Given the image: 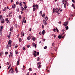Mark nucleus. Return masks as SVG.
Returning <instances> with one entry per match:
<instances>
[{"instance_id":"nucleus-1","label":"nucleus","mask_w":75,"mask_h":75,"mask_svg":"<svg viewBox=\"0 0 75 75\" xmlns=\"http://www.w3.org/2000/svg\"><path fill=\"white\" fill-rule=\"evenodd\" d=\"M53 11L54 13H55V12H56V13H57L58 14L60 13V12L59 11V10H58V8H55V9H53Z\"/></svg>"},{"instance_id":"nucleus-2","label":"nucleus","mask_w":75,"mask_h":75,"mask_svg":"<svg viewBox=\"0 0 75 75\" xmlns=\"http://www.w3.org/2000/svg\"><path fill=\"white\" fill-rule=\"evenodd\" d=\"M48 20V18L47 17H45L44 19L43 20V23L45 25H46L47 24V21Z\"/></svg>"},{"instance_id":"nucleus-3","label":"nucleus","mask_w":75,"mask_h":75,"mask_svg":"<svg viewBox=\"0 0 75 75\" xmlns=\"http://www.w3.org/2000/svg\"><path fill=\"white\" fill-rule=\"evenodd\" d=\"M12 42V41H11V40H9L8 45H7V47H11L12 45L11 44V42Z\"/></svg>"},{"instance_id":"nucleus-4","label":"nucleus","mask_w":75,"mask_h":75,"mask_svg":"<svg viewBox=\"0 0 75 75\" xmlns=\"http://www.w3.org/2000/svg\"><path fill=\"white\" fill-rule=\"evenodd\" d=\"M34 52H33V55L35 56V57H36V56H37V54H36V53L37 52L36 51H34Z\"/></svg>"},{"instance_id":"nucleus-5","label":"nucleus","mask_w":75,"mask_h":75,"mask_svg":"<svg viewBox=\"0 0 75 75\" xmlns=\"http://www.w3.org/2000/svg\"><path fill=\"white\" fill-rule=\"evenodd\" d=\"M5 20H6V21H7V23H9L10 21H9V20H8V18H6L5 19Z\"/></svg>"},{"instance_id":"nucleus-6","label":"nucleus","mask_w":75,"mask_h":75,"mask_svg":"<svg viewBox=\"0 0 75 75\" xmlns=\"http://www.w3.org/2000/svg\"><path fill=\"white\" fill-rule=\"evenodd\" d=\"M68 24V21H66V22H65V23H64V25H67Z\"/></svg>"},{"instance_id":"nucleus-7","label":"nucleus","mask_w":75,"mask_h":75,"mask_svg":"<svg viewBox=\"0 0 75 75\" xmlns=\"http://www.w3.org/2000/svg\"><path fill=\"white\" fill-rule=\"evenodd\" d=\"M32 45L33 46V47H35V48H36L37 47V45L36 44H35V43H33L32 44Z\"/></svg>"},{"instance_id":"nucleus-8","label":"nucleus","mask_w":75,"mask_h":75,"mask_svg":"<svg viewBox=\"0 0 75 75\" xmlns=\"http://www.w3.org/2000/svg\"><path fill=\"white\" fill-rule=\"evenodd\" d=\"M1 20H2L1 21V22L3 24L5 22V20L3 18H2Z\"/></svg>"},{"instance_id":"nucleus-9","label":"nucleus","mask_w":75,"mask_h":75,"mask_svg":"<svg viewBox=\"0 0 75 75\" xmlns=\"http://www.w3.org/2000/svg\"><path fill=\"white\" fill-rule=\"evenodd\" d=\"M13 52H11L10 53L9 57H11L12 55Z\"/></svg>"},{"instance_id":"nucleus-10","label":"nucleus","mask_w":75,"mask_h":75,"mask_svg":"<svg viewBox=\"0 0 75 75\" xmlns=\"http://www.w3.org/2000/svg\"><path fill=\"white\" fill-rule=\"evenodd\" d=\"M41 63L40 62V64H39V66H38V68H41Z\"/></svg>"},{"instance_id":"nucleus-11","label":"nucleus","mask_w":75,"mask_h":75,"mask_svg":"<svg viewBox=\"0 0 75 75\" xmlns=\"http://www.w3.org/2000/svg\"><path fill=\"white\" fill-rule=\"evenodd\" d=\"M11 32H10L9 33V35H8V38H10V37L11 36Z\"/></svg>"},{"instance_id":"nucleus-12","label":"nucleus","mask_w":75,"mask_h":75,"mask_svg":"<svg viewBox=\"0 0 75 75\" xmlns=\"http://www.w3.org/2000/svg\"><path fill=\"white\" fill-rule=\"evenodd\" d=\"M27 39L28 40H30V39H31V37L30 36L28 37L27 38Z\"/></svg>"},{"instance_id":"nucleus-13","label":"nucleus","mask_w":75,"mask_h":75,"mask_svg":"<svg viewBox=\"0 0 75 75\" xmlns=\"http://www.w3.org/2000/svg\"><path fill=\"white\" fill-rule=\"evenodd\" d=\"M19 4L20 6H21L23 4V3L22 2H20V3H19Z\"/></svg>"},{"instance_id":"nucleus-14","label":"nucleus","mask_w":75,"mask_h":75,"mask_svg":"<svg viewBox=\"0 0 75 75\" xmlns=\"http://www.w3.org/2000/svg\"><path fill=\"white\" fill-rule=\"evenodd\" d=\"M45 30H43L42 32V35H43V34H45Z\"/></svg>"},{"instance_id":"nucleus-15","label":"nucleus","mask_w":75,"mask_h":75,"mask_svg":"<svg viewBox=\"0 0 75 75\" xmlns=\"http://www.w3.org/2000/svg\"><path fill=\"white\" fill-rule=\"evenodd\" d=\"M12 16V12H11L9 16L10 17H11Z\"/></svg>"},{"instance_id":"nucleus-16","label":"nucleus","mask_w":75,"mask_h":75,"mask_svg":"<svg viewBox=\"0 0 75 75\" xmlns=\"http://www.w3.org/2000/svg\"><path fill=\"white\" fill-rule=\"evenodd\" d=\"M42 11H40V16H41V15H42Z\"/></svg>"},{"instance_id":"nucleus-17","label":"nucleus","mask_w":75,"mask_h":75,"mask_svg":"<svg viewBox=\"0 0 75 75\" xmlns=\"http://www.w3.org/2000/svg\"><path fill=\"white\" fill-rule=\"evenodd\" d=\"M16 4H13L12 6V7L13 8H15V7H16Z\"/></svg>"},{"instance_id":"nucleus-18","label":"nucleus","mask_w":75,"mask_h":75,"mask_svg":"<svg viewBox=\"0 0 75 75\" xmlns=\"http://www.w3.org/2000/svg\"><path fill=\"white\" fill-rule=\"evenodd\" d=\"M58 38H61V35H59Z\"/></svg>"},{"instance_id":"nucleus-19","label":"nucleus","mask_w":75,"mask_h":75,"mask_svg":"<svg viewBox=\"0 0 75 75\" xmlns=\"http://www.w3.org/2000/svg\"><path fill=\"white\" fill-rule=\"evenodd\" d=\"M3 28V27L2 25L1 26V28H0V30H1Z\"/></svg>"},{"instance_id":"nucleus-20","label":"nucleus","mask_w":75,"mask_h":75,"mask_svg":"<svg viewBox=\"0 0 75 75\" xmlns=\"http://www.w3.org/2000/svg\"><path fill=\"white\" fill-rule=\"evenodd\" d=\"M21 9L23 11L24 10V8H23V7H21Z\"/></svg>"},{"instance_id":"nucleus-21","label":"nucleus","mask_w":75,"mask_h":75,"mask_svg":"<svg viewBox=\"0 0 75 75\" xmlns=\"http://www.w3.org/2000/svg\"><path fill=\"white\" fill-rule=\"evenodd\" d=\"M19 63V60H18L17 62V65H18Z\"/></svg>"},{"instance_id":"nucleus-22","label":"nucleus","mask_w":75,"mask_h":75,"mask_svg":"<svg viewBox=\"0 0 75 75\" xmlns=\"http://www.w3.org/2000/svg\"><path fill=\"white\" fill-rule=\"evenodd\" d=\"M66 29L67 30H68L69 28L68 26H67V27H65Z\"/></svg>"},{"instance_id":"nucleus-23","label":"nucleus","mask_w":75,"mask_h":75,"mask_svg":"<svg viewBox=\"0 0 75 75\" xmlns=\"http://www.w3.org/2000/svg\"><path fill=\"white\" fill-rule=\"evenodd\" d=\"M64 7H65V8H66V3H64Z\"/></svg>"},{"instance_id":"nucleus-24","label":"nucleus","mask_w":75,"mask_h":75,"mask_svg":"<svg viewBox=\"0 0 75 75\" xmlns=\"http://www.w3.org/2000/svg\"><path fill=\"white\" fill-rule=\"evenodd\" d=\"M45 13L43 14L42 15V17H44L45 16Z\"/></svg>"},{"instance_id":"nucleus-25","label":"nucleus","mask_w":75,"mask_h":75,"mask_svg":"<svg viewBox=\"0 0 75 75\" xmlns=\"http://www.w3.org/2000/svg\"><path fill=\"white\" fill-rule=\"evenodd\" d=\"M53 31L54 32H56L57 30H56V29H55V28H54V29H53Z\"/></svg>"},{"instance_id":"nucleus-26","label":"nucleus","mask_w":75,"mask_h":75,"mask_svg":"<svg viewBox=\"0 0 75 75\" xmlns=\"http://www.w3.org/2000/svg\"><path fill=\"white\" fill-rule=\"evenodd\" d=\"M11 72L12 73H13L14 71L13 70L12 67V70H11Z\"/></svg>"},{"instance_id":"nucleus-27","label":"nucleus","mask_w":75,"mask_h":75,"mask_svg":"<svg viewBox=\"0 0 75 75\" xmlns=\"http://www.w3.org/2000/svg\"><path fill=\"white\" fill-rule=\"evenodd\" d=\"M29 71H31L32 70V69H31V68H29Z\"/></svg>"},{"instance_id":"nucleus-28","label":"nucleus","mask_w":75,"mask_h":75,"mask_svg":"<svg viewBox=\"0 0 75 75\" xmlns=\"http://www.w3.org/2000/svg\"><path fill=\"white\" fill-rule=\"evenodd\" d=\"M19 19H21L22 17L21 16H19Z\"/></svg>"},{"instance_id":"nucleus-29","label":"nucleus","mask_w":75,"mask_h":75,"mask_svg":"<svg viewBox=\"0 0 75 75\" xmlns=\"http://www.w3.org/2000/svg\"><path fill=\"white\" fill-rule=\"evenodd\" d=\"M19 41H21L22 39H21V38H19Z\"/></svg>"},{"instance_id":"nucleus-30","label":"nucleus","mask_w":75,"mask_h":75,"mask_svg":"<svg viewBox=\"0 0 75 75\" xmlns=\"http://www.w3.org/2000/svg\"><path fill=\"white\" fill-rule=\"evenodd\" d=\"M32 40H33V41H35V37H33V38H32Z\"/></svg>"},{"instance_id":"nucleus-31","label":"nucleus","mask_w":75,"mask_h":75,"mask_svg":"<svg viewBox=\"0 0 75 75\" xmlns=\"http://www.w3.org/2000/svg\"><path fill=\"white\" fill-rule=\"evenodd\" d=\"M12 30H13V28H12V27H11L10 28V30L11 31V32L12 31Z\"/></svg>"},{"instance_id":"nucleus-32","label":"nucleus","mask_w":75,"mask_h":75,"mask_svg":"<svg viewBox=\"0 0 75 75\" xmlns=\"http://www.w3.org/2000/svg\"><path fill=\"white\" fill-rule=\"evenodd\" d=\"M6 10V8L5 7L3 9V11H5Z\"/></svg>"},{"instance_id":"nucleus-33","label":"nucleus","mask_w":75,"mask_h":75,"mask_svg":"<svg viewBox=\"0 0 75 75\" xmlns=\"http://www.w3.org/2000/svg\"><path fill=\"white\" fill-rule=\"evenodd\" d=\"M35 10H36V8H35V7H33V11H35Z\"/></svg>"},{"instance_id":"nucleus-34","label":"nucleus","mask_w":75,"mask_h":75,"mask_svg":"<svg viewBox=\"0 0 75 75\" xmlns=\"http://www.w3.org/2000/svg\"><path fill=\"white\" fill-rule=\"evenodd\" d=\"M62 3H63V4H64V0H62Z\"/></svg>"},{"instance_id":"nucleus-35","label":"nucleus","mask_w":75,"mask_h":75,"mask_svg":"<svg viewBox=\"0 0 75 75\" xmlns=\"http://www.w3.org/2000/svg\"><path fill=\"white\" fill-rule=\"evenodd\" d=\"M12 67H11V69H10L9 70V71H8V73H10L11 70V69H12Z\"/></svg>"},{"instance_id":"nucleus-36","label":"nucleus","mask_w":75,"mask_h":75,"mask_svg":"<svg viewBox=\"0 0 75 75\" xmlns=\"http://www.w3.org/2000/svg\"><path fill=\"white\" fill-rule=\"evenodd\" d=\"M39 60H40V59L39 57H38V58H37V60L38 61H39Z\"/></svg>"},{"instance_id":"nucleus-37","label":"nucleus","mask_w":75,"mask_h":75,"mask_svg":"<svg viewBox=\"0 0 75 75\" xmlns=\"http://www.w3.org/2000/svg\"><path fill=\"white\" fill-rule=\"evenodd\" d=\"M65 36V35H64L63 36H61V38L62 37V38H64Z\"/></svg>"},{"instance_id":"nucleus-38","label":"nucleus","mask_w":75,"mask_h":75,"mask_svg":"<svg viewBox=\"0 0 75 75\" xmlns=\"http://www.w3.org/2000/svg\"><path fill=\"white\" fill-rule=\"evenodd\" d=\"M40 62H38V63H37L38 65V66H39V65L40 64Z\"/></svg>"},{"instance_id":"nucleus-39","label":"nucleus","mask_w":75,"mask_h":75,"mask_svg":"<svg viewBox=\"0 0 75 75\" xmlns=\"http://www.w3.org/2000/svg\"><path fill=\"white\" fill-rule=\"evenodd\" d=\"M74 4H72V7H74Z\"/></svg>"},{"instance_id":"nucleus-40","label":"nucleus","mask_w":75,"mask_h":75,"mask_svg":"<svg viewBox=\"0 0 75 75\" xmlns=\"http://www.w3.org/2000/svg\"><path fill=\"white\" fill-rule=\"evenodd\" d=\"M22 33L23 34V35H22L23 36H24V35H25V33H22V32L21 33V34H22Z\"/></svg>"},{"instance_id":"nucleus-41","label":"nucleus","mask_w":75,"mask_h":75,"mask_svg":"<svg viewBox=\"0 0 75 75\" xmlns=\"http://www.w3.org/2000/svg\"><path fill=\"white\" fill-rule=\"evenodd\" d=\"M47 46H45L44 47V48L45 49H47Z\"/></svg>"},{"instance_id":"nucleus-42","label":"nucleus","mask_w":75,"mask_h":75,"mask_svg":"<svg viewBox=\"0 0 75 75\" xmlns=\"http://www.w3.org/2000/svg\"><path fill=\"white\" fill-rule=\"evenodd\" d=\"M23 13H24V12H23V10H22V11H21V13L22 14H23Z\"/></svg>"},{"instance_id":"nucleus-43","label":"nucleus","mask_w":75,"mask_h":75,"mask_svg":"<svg viewBox=\"0 0 75 75\" xmlns=\"http://www.w3.org/2000/svg\"><path fill=\"white\" fill-rule=\"evenodd\" d=\"M56 29L57 30V32H58V31H59V30H58V29L57 28V27H56Z\"/></svg>"},{"instance_id":"nucleus-44","label":"nucleus","mask_w":75,"mask_h":75,"mask_svg":"<svg viewBox=\"0 0 75 75\" xmlns=\"http://www.w3.org/2000/svg\"><path fill=\"white\" fill-rule=\"evenodd\" d=\"M23 22H24V21L25 20V17H23Z\"/></svg>"},{"instance_id":"nucleus-45","label":"nucleus","mask_w":75,"mask_h":75,"mask_svg":"<svg viewBox=\"0 0 75 75\" xmlns=\"http://www.w3.org/2000/svg\"><path fill=\"white\" fill-rule=\"evenodd\" d=\"M18 53V52L16 50V54H17Z\"/></svg>"},{"instance_id":"nucleus-46","label":"nucleus","mask_w":75,"mask_h":75,"mask_svg":"<svg viewBox=\"0 0 75 75\" xmlns=\"http://www.w3.org/2000/svg\"><path fill=\"white\" fill-rule=\"evenodd\" d=\"M8 54V51H6L5 52V54Z\"/></svg>"},{"instance_id":"nucleus-47","label":"nucleus","mask_w":75,"mask_h":75,"mask_svg":"<svg viewBox=\"0 0 75 75\" xmlns=\"http://www.w3.org/2000/svg\"><path fill=\"white\" fill-rule=\"evenodd\" d=\"M18 45H16L15 47V48H17L18 47Z\"/></svg>"},{"instance_id":"nucleus-48","label":"nucleus","mask_w":75,"mask_h":75,"mask_svg":"<svg viewBox=\"0 0 75 75\" xmlns=\"http://www.w3.org/2000/svg\"><path fill=\"white\" fill-rule=\"evenodd\" d=\"M72 1H73V3H75V1H74V0H72Z\"/></svg>"},{"instance_id":"nucleus-49","label":"nucleus","mask_w":75,"mask_h":75,"mask_svg":"<svg viewBox=\"0 0 75 75\" xmlns=\"http://www.w3.org/2000/svg\"><path fill=\"white\" fill-rule=\"evenodd\" d=\"M11 66V65H10L8 68V69H9L10 68Z\"/></svg>"},{"instance_id":"nucleus-50","label":"nucleus","mask_w":75,"mask_h":75,"mask_svg":"<svg viewBox=\"0 0 75 75\" xmlns=\"http://www.w3.org/2000/svg\"><path fill=\"white\" fill-rule=\"evenodd\" d=\"M39 34H40V35H41L42 34L41 31H40V32H39Z\"/></svg>"},{"instance_id":"nucleus-51","label":"nucleus","mask_w":75,"mask_h":75,"mask_svg":"<svg viewBox=\"0 0 75 75\" xmlns=\"http://www.w3.org/2000/svg\"><path fill=\"white\" fill-rule=\"evenodd\" d=\"M55 44L54 43V42H53L52 44V46H54V45Z\"/></svg>"},{"instance_id":"nucleus-52","label":"nucleus","mask_w":75,"mask_h":75,"mask_svg":"<svg viewBox=\"0 0 75 75\" xmlns=\"http://www.w3.org/2000/svg\"><path fill=\"white\" fill-rule=\"evenodd\" d=\"M25 10H26L27 8V6H25V7H24Z\"/></svg>"},{"instance_id":"nucleus-53","label":"nucleus","mask_w":75,"mask_h":75,"mask_svg":"<svg viewBox=\"0 0 75 75\" xmlns=\"http://www.w3.org/2000/svg\"><path fill=\"white\" fill-rule=\"evenodd\" d=\"M38 4H36V5H35V7H38Z\"/></svg>"},{"instance_id":"nucleus-54","label":"nucleus","mask_w":75,"mask_h":75,"mask_svg":"<svg viewBox=\"0 0 75 75\" xmlns=\"http://www.w3.org/2000/svg\"><path fill=\"white\" fill-rule=\"evenodd\" d=\"M25 47H23V50H25Z\"/></svg>"},{"instance_id":"nucleus-55","label":"nucleus","mask_w":75,"mask_h":75,"mask_svg":"<svg viewBox=\"0 0 75 75\" xmlns=\"http://www.w3.org/2000/svg\"><path fill=\"white\" fill-rule=\"evenodd\" d=\"M3 53H2V52H0V55H1V54H2Z\"/></svg>"},{"instance_id":"nucleus-56","label":"nucleus","mask_w":75,"mask_h":75,"mask_svg":"<svg viewBox=\"0 0 75 75\" xmlns=\"http://www.w3.org/2000/svg\"><path fill=\"white\" fill-rule=\"evenodd\" d=\"M19 11V8H17V11Z\"/></svg>"},{"instance_id":"nucleus-57","label":"nucleus","mask_w":75,"mask_h":75,"mask_svg":"<svg viewBox=\"0 0 75 75\" xmlns=\"http://www.w3.org/2000/svg\"><path fill=\"white\" fill-rule=\"evenodd\" d=\"M65 30V29L63 28V29H62V31H64Z\"/></svg>"},{"instance_id":"nucleus-58","label":"nucleus","mask_w":75,"mask_h":75,"mask_svg":"<svg viewBox=\"0 0 75 75\" xmlns=\"http://www.w3.org/2000/svg\"><path fill=\"white\" fill-rule=\"evenodd\" d=\"M13 1V0H11V3H12Z\"/></svg>"},{"instance_id":"nucleus-59","label":"nucleus","mask_w":75,"mask_h":75,"mask_svg":"<svg viewBox=\"0 0 75 75\" xmlns=\"http://www.w3.org/2000/svg\"><path fill=\"white\" fill-rule=\"evenodd\" d=\"M18 3H18V1H16V4H18Z\"/></svg>"},{"instance_id":"nucleus-60","label":"nucleus","mask_w":75,"mask_h":75,"mask_svg":"<svg viewBox=\"0 0 75 75\" xmlns=\"http://www.w3.org/2000/svg\"><path fill=\"white\" fill-rule=\"evenodd\" d=\"M29 74H30L29 73H28L26 74V75H29Z\"/></svg>"},{"instance_id":"nucleus-61","label":"nucleus","mask_w":75,"mask_h":75,"mask_svg":"<svg viewBox=\"0 0 75 75\" xmlns=\"http://www.w3.org/2000/svg\"><path fill=\"white\" fill-rule=\"evenodd\" d=\"M37 55H39V52H37Z\"/></svg>"},{"instance_id":"nucleus-62","label":"nucleus","mask_w":75,"mask_h":75,"mask_svg":"<svg viewBox=\"0 0 75 75\" xmlns=\"http://www.w3.org/2000/svg\"><path fill=\"white\" fill-rule=\"evenodd\" d=\"M15 71H16V72H17V68H16L15 69Z\"/></svg>"},{"instance_id":"nucleus-63","label":"nucleus","mask_w":75,"mask_h":75,"mask_svg":"<svg viewBox=\"0 0 75 75\" xmlns=\"http://www.w3.org/2000/svg\"><path fill=\"white\" fill-rule=\"evenodd\" d=\"M33 75H37L36 73H34Z\"/></svg>"},{"instance_id":"nucleus-64","label":"nucleus","mask_w":75,"mask_h":75,"mask_svg":"<svg viewBox=\"0 0 75 75\" xmlns=\"http://www.w3.org/2000/svg\"><path fill=\"white\" fill-rule=\"evenodd\" d=\"M9 62H7V64H8V65H9Z\"/></svg>"}]
</instances>
